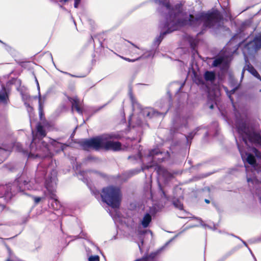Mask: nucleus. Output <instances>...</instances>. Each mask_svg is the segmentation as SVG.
<instances>
[{
    "instance_id": "1",
    "label": "nucleus",
    "mask_w": 261,
    "mask_h": 261,
    "mask_svg": "<svg viewBox=\"0 0 261 261\" xmlns=\"http://www.w3.org/2000/svg\"><path fill=\"white\" fill-rule=\"evenodd\" d=\"M102 201L113 208H119L122 200V192L118 187L110 185L103 187L101 191Z\"/></svg>"
},
{
    "instance_id": "2",
    "label": "nucleus",
    "mask_w": 261,
    "mask_h": 261,
    "mask_svg": "<svg viewBox=\"0 0 261 261\" xmlns=\"http://www.w3.org/2000/svg\"><path fill=\"white\" fill-rule=\"evenodd\" d=\"M202 12L203 16V28L219 29L223 26L224 17L219 10L217 9H212L206 12Z\"/></svg>"
},
{
    "instance_id": "3",
    "label": "nucleus",
    "mask_w": 261,
    "mask_h": 261,
    "mask_svg": "<svg viewBox=\"0 0 261 261\" xmlns=\"http://www.w3.org/2000/svg\"><path fill=\"white\" fill-rule=\"evenodd\" d=\"M161 5L165 7L168 10V14L170 17V21L168 19L170 25L176 28L177 22H175L176 18L182 13L184 4L180 2L174 6H172L169 0H165L160 2Z\"/></svg>"
},
{
    "instance_id": "4",
    "label": "nucleus",
    "mask_w": 261,
    "mask_h": 261,
    "mask_svg": "<svg viewBox=\"0 0 261 261\" xmlns=\"http://www.w3.org/2000/svg\"><path fill=\"white\" fill-rule=\"evenodd\" d=\"M104 135L98 136L90 139H86L79 142V144L84 150L93 149L98 151L102 149Z\"/></svg>"
},
{
    "instance_id": "5",
    "label": "nucleus",
    "mask_w": 261,
    "mask_h": 261,
    "mask_svg": "<svg viewBox=\"0 0 261 261\" xmlns=\"http://www.w3.org/2000/svg\"><path fill=\"white\" fill-rule=\"evenodd\" d=\"M30 181L25 175L21 174L19 177H16L13 184L9 186L10 192L12 194H15L29 190Z\"/></svg>"
},
{
    "instance_id": "6",
    "label": "nucleus",
    "mask_w": 261,
    "mask_h": 261,
    "mask_svg": "<svg viewBox=\"0 0 261 261\" xmlns=\"http://www.w3.org/2000/svg\"><path fill=\"white\" fill-rule=\"evenodd\" d=\"M201 22H203V12H200L194 16L193 14H190L189 18L178 19L177 23L182 26L189 25L193 28H196L200 25Z\"/></svg>"
},
{
    "instance_id": "7",
    "label": "nucleus",
    "mask_w": 261,
    "mask_h": 261,
    "mask_svg": "<svg viewBox=\"0 0 261 261\" xmlns=\"http://www.w3.org/2000/svg\"><path fill=\"white\" fill-rule=\"evenodd\" d=\"M236 128L238 133L244 137L245 136L248 141L251 142L252 138L255 131L252 127H250L246 122L243 120H238L236 121Z\"/></svg>"
},
{
    "instance_id": "8",
    "label": "nucleus",
    "mask_w": 261,
    "mask_h": 261,
    "mask_svg": "<svg viewBox=\"0 0 261 261\" xmlns=\"http://www.w3.org/2000/svg\"><path fill=\"white\" fill-rule=\"evenodd\" d=\"M105 141L103 142L102 149L118 151L121 149L122 144L119 141H113L107 139L104 136Z\"/></svg>"
},
{
    "instance_id": "9",
    "label": "nucleus",
    "mask_w": 261,
    "mask_h": 261,
    "mask_svg": "<svg viewBox=\"0 0 261 261\" xmlns=\"http://www.w3.org/2000/svg\"><path fill=\"white\" fill-rule=\"evenodd\" d=\"M53 178L51 177H50L49 179H47L45 182V187L47 190L49 195L50 197L53 200L57 199V196L56 194V188H55V184H54L53 181Z\"/></svg>"
},
{
    "instance_id": "10",
    "label": "nucleus",
    "mask_w": 261,
    "mask_h": 261,
    "mask_svg": "<svg viewBox=\"0 0 261 261\" xmlns=\"http://www.w3.org/2000/svg\"><path fill=\"white\" fill-rule=\"evenodd\" d=\"M143 114L144 116L149 118H156L161 116L162 113L159 112L152 108H146L143 110Z\"/></svg>"
},
{
    "instance_id": "11",
    "label": "nucleus",
    "mask_w": 261,
    "mask_h": 261,
    "mask_svg": "<svg viewBox=\"0 0 261 261\" xmlns=\"http://www.w3.org/2000/svg\"><path fill=\"white\" fill-rule=\"evenodd\" d=\"M163 28L167 29L166 31L161 32L160 33V36L157 39L158 41L159 42V43L162 41L164 36L166 35H167V34H169L172 32L173 31L176 30L175 28L170 25V24L169 23L168 21H166V22L164 23Z\"/></svg>"
},
{
    "instance_id": "12",
    "label": "nucleus",
    "mask_w": 261,
    "mask_h": 261,
    "mask_svg": "<svg viewBox=\"0 0 261 261\" xmlns=\"http://www.w3.org/2000/svg\"><path fill=\"white\" fill-rule=\"evenodd\" d=\"M68 100L71 103L72 109H74L79 114L83 113V109L81 106L80 100L77 97H68Z\"/></svg>"
},
{
    "instance_id": "13",
    "label": "nucleus",
    "mask_w": 261,
    "mask_h": 261,
    "mask_svg": "<svg viewBox=\"0 0 261 261\" xmlns=\"http://www.w3.org/2000/svg\"><path fill=\"white\" fill-rule=\"evenodd\" d=\"M152 220V217L150 214L146 213L143 216L141 221V224L143 228H147L149 226Z\"/></svg>"
},
{
    "instance_id": "14",
    "label": "nucleus",
    "mask_w": 261,
    "mask_h": 261,
    "mask_svg": "<svg viewBox=\"0 0 261 261\" xmlns=\"http://www.w3.org/2000/svg\"><path fill=\"white\" fill-rule=\"evenodd\" d=\"M36 129L37 131V135H38L41 138H43L46 136V132L44 127L42 125V123H37Z\"/></svg>"
},
{
    "instance_id": "15",
    "label": "nucleus",
    "mask_w": 261,
    "mask_h": 261,
    "mask_svg": "<svg viewBox=\"0 0 261 261\" xmlns=\"http://www.w3.org/2000/svg\"><path fill=\"white\" fill-rule=\"evenodd\" d=\"M44 105L43 102L41 101V97L39 98V117L40 122L46 119L45 114L43 111Z\"/></svg>"
},
{
    "instance_id": "16",
    "label": "nucleus",
    "mask_w": 261,
    "mask_h": 261,
    "mask_svg": "<svg viewBox=\"0 0 261 261\" xmlns=\"http://www.w3.org/2000/svg\"><path fill=\"white\" fill-rule=\"evenodd\" d=\"M246 155V162L252 167H256L257 166V163L255 156L250 153H247Z\"/></svg>"
},
{
    "instance_id": "17",
    "label": "nucleus",
    "mask_w": 261,
    "mask_h": 261,
    "mask_svg": "<svg viewBox=\"0 0 261 261\" xmlns=\"http://www.w3.org/2000/svg\"><path fill=\"white\" fill-rule=\"evenodd\" d=\"M9 100L8 95L4 86L2 87V90L0 92V101L5 103H7Z\"/></svg>"
},
{
    "instance_id": "18",
    "label": "nucleus",
    "mask_w": 261,
    "mask_h": 261,
    "mask_svg": "<svg viewBox=\"0 0 261 261\" xmlns=\"http://www.w3.org/2000/svg\"><path fill=\"white\" fill-rule=\"evenodd\" d=\"M204 77L205 81L212 82L216 79V74L213 71H206L204 73Z\"/></svg>"
},
{
    "instance_id": "19",
    "label": "nucleus",
    "mask_w": 261,
    "mask_h": 261,
    "mask_svg": "<svg viewBox=\"0 0 261 261\" xmlns=\"http://www.w3.org/2000/svg\"><path fill=\"white\" fill-rule=\"evenodd\" d=\"M250 143L261 146V135L255 132Z\"/></svg>"
},
{
    "instance_id": "20",
    "label": "nucleus",
    "mask_w": 261,
    "mask_h": 261,
    "mask_svg": "<svg viewBox=\"0 0 261 261\" xmlns=\"http://www.w3.org/2000/svg\"><path fill=\"white\" fill-rule=\"evenodd\" d=\"M39 123H42L43 127L47 130H50L54 127V123L50 121L47 120L46 119Z\"/></svg>"
},
{
    "instance_id": "21",
    "label": "nucleus",
    "mask_w": 261,
    "mask_h": 261,
    "mask_svg": "<svg viewBox=\"0 0 261 261\" xmlns=\"http://www.w3.org/2000/svg\"><path fill=\"white\" fill-rule=\"evenodd\" d=\"M172 204H173V205L176 208H178V209H179L180 210H182L184 209V205H183V204L178 199H176L175 200H173L172 201Z\"/></svg>"
},
{
    "instance_id": "22",
    "label": "nucleus",
    "mask_w": 261,
    "mask_h": 261,
    "mask_svg": "<svg viewBox=\"0 0 261 261\" xmlns=\"http://www.w3.org/2000/svg\"><path fill=\"white\" fill-rule=\"evenodd\" d=\"M105 137L109 139V140H111V139H120L121 138V136L119 135V134H108V135H104Z\"/></svg>"
},
{
    "instance_id": "23",
    "label": "nucleus",
    "mask_w": 261,
    "mask_h": 261,
    "mask_svg": "<svg viewBox=\"0 0 261 261\" xmlns=\"http://www.w3.org/2000/svg\"><path fill=\"white\" fill-rule=\"evenodd\" d=\"M223 61V58L222 57L218 58L214 60L212 63V65L214 67H218L220 66Z\"/></svg>"
},
{
    "instance_id": "24",
    "label": "nucleus",
    "mask_w": 261,
    "mask_h": 261,
    "mask_svg": "<svg viewBox=\"0 0 261 261\" xmlns=\"http://www.w3.org/2000/svg\"><path fill=\"white\" fill-rule=\"evenodd\" d=\"M249 72L252 74L255 77H256V78H257L258 79H259L260 81H261V76L260 75H259V74L258 73V72L257 71V70L253 67H251L250 69H249Z\"/></svg>"
},
{
    "instance_id": "25",
    "label": "nucleus",
    "mask_w": 261,
    "mask_h": 261,
    "mask_svg": "<svg viewBox=\"0 0 261 261\" xmlns=\"http://www.w3.org/2000/svg\"><path fill=\"white\" fill-rule=\"evenodd\" d=\"M53 203L51 204L53 208L56 210H58L61 207V204L57 199L53 200Z\"/></svg>"
},
{
    "instance_id": "26",
    "label": "nucleus",
    "mask_w": 261,
    "mask_h": 261,
    "mask_svg": "<svg viewBox=\"0 0 261 261\" xmlns=\"http://www.w3.org/2000/svg\"><path fill=\"white\" fill-rule=\"evenodd\" d=\"M162 153V152L160 151L159 149H154L149 151L148 156L153 157L155 155Z\"/></svg>"
},
{
    "instance_id": "27",
    "label": "nucleus",
    "mask_w": 261,
    "mask_h": 261,
    "mask_svg": "<svg viewBox=\"0 0 261 261\" xmlns=\"http://www.w3.org/2000/svg\"><path fill=\"white\" fill-rule=\"evenodd\" d=\"M239 87V85H238L237 86L235 87L234 88H233L232 89H231V90H230L228 92V93H229L228 96H229V99L231 101V102H233V98L231 97V95L235 93V92L238 89Z\"/></svg>"
},
{
    "instance_id": "28",
    "label": "nucleus",
    "mask_w": 261,
    "mask_h": 261,
    "mask_svg": "<svg viewBox=\"0 0 261 261\" xmlns=\"http://www.w3.org/2000/svg\"><path fill=\"white\" fill-rule=\"evenodd\" d=\"M252 150L256 158L258 159H261V152L259 150H258L255 147H253Z\"/></svg>"
},
{
    "instance_id": "29",
    "label": "nucleus",
    "mask_w": 261,
    "mask_h": 261,
    "mask_svg": "<svg viewBox=\"0 0 261 261\" xmlns=\"http://www.w3.org/2000/svg\"><path fill=\"white\" fill-rule=\"evenodd\" d=\"M255 47L257 49L261 48V38H256L254 40Z\"/></svg>"
},
{
    "instance_id": "30",
    "label": "nucleus",
    "mask_w": 261,
    "mask_h": 261,
    "mask_svg": "<svg viewBox=\"0 0 261 261\" xmlns=\"http://www.w3.org/2000/svg\"><path fill=\"white\" fill-rule=\"evenodd\" d=\"M89 261H99V257L98 255L91 256L89 257Z\"/></svg>"
},
{
    "instance_id": "31",
    "label": "nucleus",
    "mask_w": 261,
    "mask_h": 261,
    "mask_svg": "<svg viewBox=\"0 0 261 261\" xmlns=\"http://www.w3.org/2000/svg\"><path fill=\"white\" fill-rule=\"evenodd\" d=\"M119 56L121 58L123 59L124 60L126 61L129 62H135L136 61H137V60H138L139 59V58L136 59H130L129 58L124 57H122V56Z\"/></svg>"
},
{
    "instance_id": "32",
    "label": "nucleus",
    "mask_w": 261,
    "mask_h": 261,
    "mask_svg": "<svg viewBox=\"0 0 261 261\" xmlns=\"http://www.w3.org/2000/svg\"><path fill=\"white\" fill-rule=\"evenodd\" d=\"M32 198L33 199L35 204H37L41 200V198L39 197L32 196Z\"/></svg>"
},
{
    "instance_id": "33",
    "label": "nucleus",
    "mask_w": 261,
    "mask_h": 261,
    "mask_svg": "<svg viewBox=\"0 0 261 261\" xmlns=\"http://www.w3.org/2000/svg\"><path fill=\"white\" fill-rule=\"evenodd\" d=\"M8 170L10 172H15L17 170V168L15 166L13 165L10 166Z\"/></svg>"
},
{
    "instance_id": "34",
    "label": "nucleus",
    "mask_w": 261,
    "mask_h": 261,
    "mask_svg": "<svg viewBox=\"0 0 261 261\" xmlns=\"http://www.w3.org/2000/svg\"><path fill=\"white\" fill-rule=\"evenodd\" d=\"M29 62H19L18 64L22 67L25 68L27 66V64L29 63Z\"/></svg>"
},
{
    "instance_id": "35",
    "label": "nucleus",
    "mask_w": 261,
    "mask_h": 261,
    "mask_svg": "<svg viewBox=\"0 0 261 261\" xmlns=\"http://www.w3.org/2000/svg\"><path fill=\"white\" fill-rule=\"evenodd\" d=\"M81 0H74V7L75 8H77Z\"/></svg>"
},
{
    "instance_id": "36",
    "label": "nucleus",
    "mask_w": 261,
    "mask_h": 261,
    "mask_svg": "<svg viewBox=\"0 0 261 261\" xmlns=\"http://www.w3.org/2000/svg\"><path fill=\"white\" fill-rule=\"evenodd\" d=\"M66 74H68L69 76H71V77H84L86 76V75H72L70 73H67V72H65Z\"/></svg>"
},
{
    "instance_id": "37",
    "label": "nucleus",
    "mask_w": 261,
    "mask_h": 261,
    "mask_svg": "<svg viewBox=\"0 0 261 261\" xmlns=\"http://www.w3.org/2000/svg\"><path fill=\"white\" fill-rule=\"evenodd\" d=\"M247 181L248 182H252L253 184L254 182H257L258 181L257 180H254L252 178H249L247 179Z\"/></svg>"
},
{
    "instance_id": "38",
    "label": "nucleus",
    "mask_w": 261,
    "mask_h": 261,
    "mask_svg": "<svg viewBox=\"0 0 261 261\" xmlns=\"http://www.w3.org/2000/svg\"><path fill=\"white\" fill-rule=\"evenodd\" d=\"M62 144V146H61V150L62 151H64V150L65 149L64 146H68L67 144Z\"/></svg>"
},
{
    "instance_id": "39",
    "label": "nucleus",
    "mask_w": 261,
    "mask_h": 261,
    "mask_svg": "<svg viewBox=\"0 0 261 261\" xmlns=\"http://www.w3.org/2000/svg\"><path fill=\"white\" fill-rule=\"evenodd\" d=\"M57 1H59L63 4L67 2L68 1V0H56Z\"/></svg>"
},
{
    "instance_id": "40",
    "label": "nucleus",
    "mask_w": 261,
    "mask_h": 261,
    "mask_svg": "<svg viewBox=\"0 0 261 261\" xmlns=\"http://www.w3.org/2000/svg\"><path fill=\"white\" fill-rule=\"evenodd\" d=\"M162 194H163V195L164 196V197L166 199H168V197L165 192V191L164 190H162Z\"/></svg>"
},
{
    "instance_id": "41",
    "label": "nucleus",
    "mask_w": 261,
    "mask_h": 261,
    "mask_svg": "<svg viewBox=\"0 0 261 261\" xmlns=\"http://www.w3.org/2000/svg\"><path fill=\"white\" fill-rule=\"evenodd\" d=\"M130 97L131 98L132 101L133 102L134 100V96H133V94L132 93H130Z\"/></svg>"
},
{
    "instance_id": "42",
    "label": "nucleus",
    "mask_w": 261,
    "mask_h": 261,
    "mask_svg": "<svg viewBox=\"0 0 261 261\" xmlns=\"http://www.w3.org/2000/svg\"><path fill=\"white\" fill-rule=\"evenodd\" d=\"M0 207H1V211H2L6 207V206L4 205H0Z\"/></svg>"
},
{
    "instance_id": "43",
    "label": "nucleus",
    "mask_w": 261,
    "mask_h": 261,
    "mask_svg": "<svg viewBox=\"0 0 261 261\" xmlns=\"http://www.w3.org/2000/svg\"><path fill=\"white\" fill-rule=\"evenodd\" d=\"M204 201H205L206 203H207V204H209V203H210V201L208 199H205L204 200Z\"/></svg>"
},
{
    "instance_id": "44",
    "label": "nucleus",
    "mask_w": 261,
    "mask_h": 261,
    "mask_svg": "<svg viewBox=\"0 0 261 261\" xmlns=\"http://www.w3.org/2000/svg\"><path fill=\"white\" fill-rule=\"evenodd\" d=\"M199 82L200 84H204V82L203 81H202V80H199Z\"/></svg>"
},
{
    "instance_id": "45",
    "label": "nucleus",
    "mask_w": 261,
    "mask_h": 261,
    "mask_svg": "<svg viewBox=\"0 0 261 261\" xmlns=\"http://www.w3.org/2000/svg\"><path fill=\"white\" fill-rule=\"evenodd\" d=\"M36 136H35L34 134L33 135V141H34L36 139Z\"/></svg>"
},
{
    "instance_id": "46",
    "label": "nucleus",
    "mask_w": 261,
    "mask_h": 261,
    "mask_svg": "<svg viewBox=\"0 0 261 261\" xmlns=\"http://www.w3.org/2000/svg\"><path fill=\"white\" fill-rule=\"evenodd\" d=\"M243 139L244 142L245 143H247V139H246V138H243Z\"/></svg>"
},
{
    "instance_id": "47",
    "label": "nucleus",
    "mask_w": 261,
    "mask_h": 261,
    "mask_svg": "<svg viewBox=\"0 0 261 261\" xmlns=\"http://www.w3.org/2000/svg\"><path fill=\"white\" fill-rule=\"evenodd\" d=\"M210 109H213L214 108V106L213 105H211L210 107Z\"/></svg>"
},
{
    "instance_id": "48",
    "label": "nucleus",
    "mask_w": 261,
    "mask_h": 261,
    "mask_svg": "<svg viewBox=\"0 0 261 261\" xmlns=\"http://www.w3.org/2000/svg\"><path fill=\"white\" fill-rule=\"evenodd\" d=\"M7 261H12V260H11L10 259H8L7 260Z\"/></svg>"
},
{
    "instance_id": "49",
    "label": "nucleus",
    "mask_w": 261,
    "mask_h": 261,
    "mask_svg": "<svg viewBox=\"0 0 261 261\" xmlns=\"http://www.w3.org/2000/svg\"><path fill=\"white\" fill-rule=\"evenodd\" d=\"M259 200H260V202H261V196H259Z\"/></svg>"
},
{
    "instance_id": "50",
    "label": "nucleus",
    "mask_w": 261,
    "mask_h": 261,
    "mask_svg": "<svg viewBox=\"0 0 261 261\" xmlns=\"http://www.w3.org/2000/svg\"><path fill=\"white\" fill-rule=\"evenodd\" d=\"M162 114H163V115H162V116H164L165 115H166V113H164V114L163 113H162Z\"/></svg>"
},
{
    "instance_id": "51",
    "label": "nucleus",
    "mask_w": 261,
    "mask_h": 261,
    "mask_svg": "<svg viewBox=\"0 0 261 261\" xmlns=\"http://www.w3.org/2000/svg\"><path fill=\"white\" fill-rule=\"evenodd\" d=\"M146 168H147V169H149V166H147V167H146Z\"/></svg>"
},
{
    "instance_id": "52",
    "label": "nucleus",
    "mask_w": 261,
    "mask_h": 261,
    "mask_svg": "<svg viewBox=\"0 0 261 261\" xmlns=\"http://www.w3.org/2000/svg\"><path fill=\"white\" fill-rule=\"evenodd\" d=\"M39 156L38 154H36V156Z\"/></svg>"
}]
</instances>
